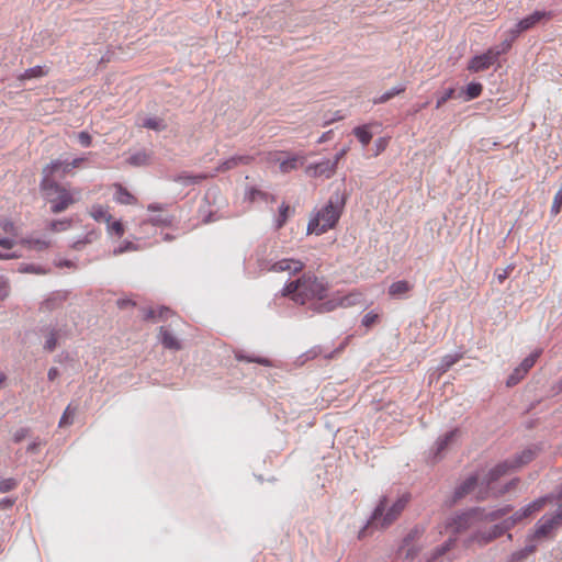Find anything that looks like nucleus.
Listing matches in <instances>:
<instances>
[{"mask_svg": "<svg viewBox=\"0 0 562 562\" xmlns=\"http://www.w3.org/2000/svg\"><path fill=\"white\" fill-rule=\"evenodd\" d=\"M542 349H537L532 353H530L527 358L522 360L520 363L521 372L528 373V371L535 366L538 358L541 356Z\"/></svg>", "mask_w": 562, "mask_h": 562, "instance_id": "28", "label": "nucleus"}, {"mask_svg": "<svg viewBox=\"0 0 562 562\" xmlns=\"http://www.w3.org/2000/svg\"><path fill=\"white\" fill-rule=\"evenodd\" d=\"M160 338L161 344L165 348L178 350L181 348L178 339L167 329L164 327L160 328Z\"/></svg>", "mask_w": 562, "mask_h": 562, "instance_id": "20", "label": "nucleus"}, {"mask_svg": "<svg viewBox=\"0 0 562 562\" xmlns=\"http://www.w3.org/2000/svg\"><path fill=\"white\" fill-rule=\"evenodd\" d=\"M304 268V263L296 259L284 258L274 262L270 270L273 272H288L294 274L301 272Z\"/></svg>", "mask_w": 562, "mask_h": 562, "instance_id": "14", "label": "nucleus"}, {"mask_svg": "<svg viewBox=\"0 0 562 562\" xmlns=\"http://www.w3.org/2000/svg\"><path fill=\"white\" fill-rule=\"evenodd\" d=\"M76 412H77V409L75 407H71V405H68L60 417L58 426L60 428L70 426L74 423V417L76 415Z\"/></svg>", "mask_w": 562, "mask_h": 562, "instance_id": "32", "label": "nucleus"}, {"mask_svg": "<svg viewBox=\"0 0 562 562\" xmlns=\"http://www.w3.org/2000/svg\"><path fill=\"white\" fill-rule=\"evenodd\" d=\"M106 229L110 235H115L116 237H122L125 233L124 225L121 221H110L106 223Z\"/></svg>", "mask_w": 562, "mask_h": 562, "instance_id": "33", "label": "nucleus"}, {"mask_svg": "<svg viewBox=\"0 0 562 562\" xmlns=\"http://www.w3.org/2000/svg\"><path fill=\"white\" fill-rule=\"evenodd\" d=\"M142 127L154 130V131H161L166 127L165 121L159 117H147L143 120L140 123Z\"/></svg>", "mask_w": 562, "mask_h": 562, "instance_id": "29", "label": "nucleus"}, {"mask_svg": "<svg viewBox=\"0 0 562 562\" xmlns=\"http://www.w3.org/2000/svg\"><path fill=\"white\" fill-rule=\"evenodd\" d=\"M13 505V502L10 499H2L0 502V507H11Z\"/></svg>", "mask_w": 562, "mask_h": 562, "instance_id": "56", "label": "nucleus"}, {"mask_svg": "<svg viewBox=\"0 0 562 562\" xmlns=\"http://www.w3.org/2000/svg\"><path fill=\"white\" fill-rule=\"evenodd\" d=\"M203 178H204V177H202V176H198V177H193L192 179H193L194 181H200V180H201V179H203Z\"/></svg>", "mask_w": 562, "mask_h": 562, "instance_id": "64", "label": "nucleus"}, {"mask_svg": "<svg viewBox=\"0 0 562 562\" xmlns=\"http://www.w3.org/2000/svg\"><path fill=\"white\" fill-rule=\"evenodd\" d=\"M552 18V13L548 11H535L528 16L521 19L515 27L512 30V33L520 34L526 32L532 27H535L538 23L542 21H549Z\"/></svg>", "mask_w": 562, "mask_h": 562, "instance_id": "13", "label": "nucleus"}, {"mask_svg": "<svg viewBox=\"0 0 562 562\" xmlns=\"http://www.w3.org/2000/svg\"><path fill=\"white\" fill-rule=\"evenodd\" d=\"M363 302V293L359 290H352L348 294H335L330 300L319 305L318 312H330L337 307H351Z\"/></svg>", "mask_w": 562, "mask_h": 562, "instance_id": "9", "label": "nucleus"}, {"mask_svg": "<svg viewBox=\"0 0 562 562\" xmlns=\"http://www.w3.org/2000/svg\"><path fill=\"white\" fill-rule=\"evenodd\" d=\"M59 331L55 328L48 329L45 333V342H44V349L47 351H53L58 341Z\"/></svg>", "mask_w": 562, "mask_h": 562, "instance_id": "22", "label": "nucleus"}, {"mask_svg": "<svg viewBox=\"0 0 562 562\" xmlns=\"http://www.w3.org/2000/svg\"><path fill=\"white\" fill-rule=\"evenodd\" d=\"M40 190L53 214L65 212L80 199L79 190L63 186L47 176L42 178Z\"/></svg>", "mask_w": 562, "mask_h": 562, "instance_id": "3", "label": "nucleus"}, {"mask_svg": "<svg viewBox=\"0 0 562 562\" xmlns=\"http://www.w3.org/2000/svg\"><path fill=\"white\" fill-rule=\"evenodd\" d=\"M89 215L99 223H109L112 220V215L109 212V207L101 204H93L89 209Z\"/></svg>", "mask_w": 562, "mask_h": 562, "instance_id": "16", "label": "nucleus"}, {"mask_svg": "<svg viewBox=\"0 0 562 562\" xmlns=\"http://www.w3.org/2000/svg\"><path fill=\"white\" fill-rule=\"evenodd\" d=\"M15 245V241L11 238H0V246L7 250H10Z\"/></svg>", "mask_w": 562, "mask_h": 562, "instance_id": "49", "label": "nucleus"}, {"mask_svg": "<svg viewBox=\"0 0 562 562\" xmlns=\"http://www.w3.org/2000/svg\"><path fill=\"white\" fill-rule=\"evenodd\" d=\"M47 72L46 70L41 67V66H35V67H32V68H29L26 69L20 77L21 80H26V79H32V78H37V77H43L45 76Z\"/></svg>", "mask_w": 562, "mask_h": 562, "instance_id": "34", "label": "nucleus"}, {"mask_svg": "<svg viewBox=\"0 0 562 562\" xmlns=\"http://www.w3.org/2000/svg\"><path fill=\"white\" fill-rule=\"evenodd\" d=\"M549 501L550 497H541L528 504L526 507L522 508V510L526 512V516L528 518L535 513L541 510Z\"/></svg>", "mask_w": 562, "mask_h": 562, "instance_id": "26", "label": "nucleus"}, {"mask_svg": "<svg viewBox=\"0 0 562 562\" xmlns=\"http://www.w3.org/2000/svg\"><path fill=\"white\" fill-rule=\"evenodd\" d=\"M402 91H404V88H403V87H402V88H400V89H394V90H392V91H387V92H385V93L381 97L380 101H381V102H385V101H387L389 99H391L392 97H394V95H396V94L401 93Z\"/></svg>", "mask_w": 562, "mask_h": 562, "instance_id": "48", "label": "nucleus"}, {"mask_svg": "<svg viewBox=\"0 0 562 562\" xmlns=\"http://www.w3.org/2000/svg\"><path fill=\"white\" fill-rule=\"evenodd\" d=\"M413 289V284H411L406 280H401L393 282L389 288V294L392 297H397L408 293Z\"/></svg>", "mask_w": 562, "mask_h": 562, "instance_id": "19", "label": "nucleus"}, {"mask_svg": "<svg viewBox=\"0 0 562 562\" xmlns=\"http://www.w3.org/2000/svg\"><path fill=\"white\" fill-rule=\"evenodd\" d=\"M496 480H492L491 470L484 476L480 474H472L461 481L452 493L451 505L464 499L468 496H472L475 501H484L492 495L504 494L508 491V486L505 490L494 492L492 484Z\"/></svg>", "mask_w": 562, "mask_h": 562, "instance_id": "4", "label": "nucleus"}, {"mask_svg": "<svg viewBox=\"0 0 562 562\" xmlns=\"http://www.w3.org/2000/svg\"><path fill=\"white\" fill-rule=\"evenodd\" d=\"M561 207H562V203L561 202H558L555 199L553 200V203H552V206H551V213L553 215H557L560 213L561 211Z\"/></svg>", "mask_w": 562, "mask_h": 562, "instance_id": "52", "label": "nucleus"}, {"mask_svg": "<svg viewBox=\"0 0 562 562\" xmlns=\"http://www.w3.org/2000/svg\"><path fill=\"white\" fill-rule=\"evenodd\" d=\"M21 244L30 250L44 251L49 248L50 240L44 238L29 237L22 239Z\"/></svg>", "mask_w": 562, "mask_h": 562, "instance_id": "17", "label": "nucleus"}, {"mask_svg": "<svg viewBox=\"0 0 562 562\" xmlns=\"http://www.w3.org/2000/svg\"><path fill=\"white\" fill-rule=\"evenodd\" d=\"M453 94H454V89L450 88L447 91H445L441 95H439L437 99L436 109L441 108L448 100L453 98Z\"/></svg>", "mask_w": 562, "mask_h": 562, "instance_id": "43", "label": "nucleus"}, {"mask_svg": "<svg viewBox=\"0 0 562 562\" xmlns=\"http://www.w3.org/2000/svg\"><path fill=\"white\" fill-rule=\"evenodd\" d=\"M303 162L300 158L297 157H293L291 159H288V160H283L281 164H280V169L281 171L283 172H289L290 170L292 169H296L299 166H301Z\"/></svg>", "mask_w": 562, "mask_h": 562, "instance_id": "38", "label": "nucleus"}, {"mask_svg": "<svg viewBox=\"0 0 562 562\" xmlns=\"http://www.w3.org/2000/svg\"><path fill=\"white\" fill-rule=\"evenodd\" d=\"M518 35L519 34L512 33V30H510L508 32V36L502 42V44L499 46H494L491 48L498 52V57H499L502 54H506L507 52H509V49L513 46V43L518 37Z\"/></svg>", "mask_w": 562, "mask_h": 562, "instance_id": "23", "label": "nucleus"}, {"mask_svg": "<svg viewBox=\"0 0 562 562\" xmlns=\"http://www.w3.org/2000/svg\"><path fill=\"white\" fill-rule=\"evenodd\" d=\"M508 274H509V272H508L507 269L504 270L502 273H499L497 276V279H498L499 283H503L508 278Z\"/></svg>", "mask_w": 562, "mask_h": 562, "instance_id": "53", "label": "nucleus"}, {"mask_svg": "<svg viewBox=\"0 0 562 562\" xmlns=\"http://www.w3.org/2000/svg\"><path fill=\"white\" fill-rule=\"evenodd\" d=\"M248 158L247 157H237V158H232L227 161L224 162V169H231L233 168L234 166L237 165L238 161H244V162H247Z\"/></svg>", "mask_w": 562, "mask_h": 562, "instance_id": "47", "label": "nucleus"}, {"mask_svg": "<svg viewBox=\"0 0 562 562\" xmlns=\"http://www.w3.org/2000/svg\"><path fill=\"white\" fill-rule=\"evenodd\" d=\"M97 238V234L94 233H89L83 240H78L76 241L72 247L76 249V250H80L85 247V245L91 243L93 239Z\"/></svg>", "mask_w": 562, "mask_h": 562, "instance_id": "45", "label": "nucleus"}, {"mask_svg": "<svg viewBox=\"0 0 562 562\" xmlns=\"http://www.w3.org/2000/svg\"><path fill=\"white\" fill-rule=\"evenodd\" d=\"M36 448H37V443L33 442V443H31V445L27 447V451L33 452V451H35V450H36Z\"/></svg>", "mask_w": 562, "mask_h": 562, "instance_id": "58", "label": "nucleus"}, {"mask_svg": "<svg viewBox=\"0 0 562 562\" xmlns=\"http://www.w3.org/2000/svg\"><path fill=\"white\" fill-rule=\"evenodd\" d=\"M527 373H522L521 372V368L520 367H517L513 373L508 376L507 379V386H514L516 385L517 383H519L525 376H526Z\"/></svg>", "mask_w": 562, "mask_h": 562, "instance_id": "39", "label": "nucleus"}, {"mask_svg": "<svg viewBox=\"0 0 562 562\" xmlns=\"http://www.w3.org/2000/svg\"><path fill=\"white\" fill-rule=\"evenodd\" d=\"M380 128V124H367L353 130L355 136L359 140H370L374 136V131Z\"/></svg>", "mask_w": 562, "mask_h": 562, "instance_id": "18", "label": "nucleus"}, {"mask_svg": "<svg viewBox=\"0 0 562 562\" xmlns=\"http://www.w3.org/2000/svg\"><path fill=\"white\" fill-rule=\"evenodd\" d=\"M557 392H562V379L555 385Z\"/></svg>", "mask_w": 562, "mask_h": 562, "instance_id": "59", "label": "nucleus"}, {"mask_svg": "<svg viewBox=\"0 0 562 562\" xmlns=\"http://www.w3.org/2000/svg\"><path fill=\"white\" fill-rule=\"evenodd\" d=\"M537 549V546L532 542H529L524 549L516 551L512 554V560L515 562H520L526 559L528 555L532 554Z\"/></svg>", "mask_w": 562, "mask_h": 562, "instance_id": "31", "label": "nucleus"}, {"mask_svg": "<svg viewBox=\"0 0 562 562\" xmlns=\"http://www.w3.org/2000/svg\"><path fill=\"white\" fill-rule=\"evenodd\" d=\"M5 380V375L3 373L0 374V387L2 386L3 381Z\"/></svg>", "mask_w": 562, "mask_h": 562, "instance_id": "63", "label": "nucleus"}, {"mask_svg": "<svg viewBox=\"0 0 562 562\" xmlns=\"http://www.w3.org/2000/svg\"><path fill=\"white\" fill-rule=\"evenodd\" d=\"M25 271H33L35 273H44V271L35 270L33 267H30V268L25 269Z\"/></svg>", "mask_w": 562, "mask_h": 562, "instance_id": "62", "label": "nucleus"}, {"mask_svg": "<svg viewBox=\"0 0 562 562\" xmlns=\"http://www.w3.org/2000/svg\"><path fill=\"white\" fill-rule=\"evenodd\" d=\"M126 250H135V246L133 245V243L128 241V243H126V245L124 247H119V248L114 249L113 254L116 256V255L123 254Z\"/></svg>", "mask_w": 562, "mask_h": 562, "instance_id": "50", "label": "nucleus"}, {"mask_svg": "<svg viewBox=\"0 0 562 562\" xmlns=\"http://www.w3.org/2000/svg\"><path fill=\"white\" fill-rule=\"evenodd\" d=\"M16 256L13 255V254H9V252H1L0 251V259H11V258H15Z\"/></svg>", "mask_w": 562, "mask_h": 562, "instance_id": "55", "label": "nucleus"}, {"mask_svg": "<svg viewBox=\"0 0 562 562\" xmlns=\"http://www.w3.org/2000/svg\"><path fill=\"white\" fill-rule=\"evenodd\" d=\"M18 486L16 480L9 477L0 480V493H7L14 490Z\"/></svg>", "mask_w": 562, "mask_h": 562, "instance_id": "41", "label": "nucleus"}, {"mask_svg": "<svg viewBox=\"0 0 562 562\" xmlns=\"http://www.w3.org/2000/svg\"><path fill=\"white\" fill-rule=\"evenodd\" d=\"M536 456L535 450L527 449L524 450L520 456H518L514 461H505L497 465H495L493 469H491V476L492 480H498L501 476L508 473L510 470L518 469L527 463H529L531 460H533Z\"/></svg>", "mask_w": 562, "mask_h": 562, "instance_id": "11", "label": "nucleus"}, {"mask_svg": "<svg viewBox=\"0 0 562 562\" xmlns=\"http://www.w3.org/2000/svg\"><path fill=\"white\" fill-rule=\"evenodd\" d=\"M461 359L460 355H448L442 358L440 370L442 372L448 371L454 363H457Z\"/></svg>", "mask_w": 562, "mask_h": 562, "instance_id": "37", "label": "nucleus"}, {"mask_svg": "<svg viewBox=\"0 0 562 562\" xmlns=\"http://www.w3.org/2000/svg\"><path fill=\"white\" fill-rule=\"evenodd\" d=\"M29 434V429L27 428H20L18 429L14 435H13V440L14 442H20L22 441Z\"/></svg>", "mask_w": 562, "mask_h": 562, "instance_id": "46", "label": "nucleus"}, {"mask_svg": "<svg viewBox=\"0 0 562 562\" xmlns=\"http://www.w3.org/2000/svg\"><path fill=\"white\" fill-rule=\"evenodd\" d=\"M562 499V494L560 495ZM562 526V505L553 515H544L536 525L535 531L528 537V542L552 538L554 531Z\"/></svg>", "mask_w": 562, "mask_h": 562, "instance_id": "7", "label": "nucleus"}, {"mask_svg": "<svg viewBox=\"0 0 562 562\" xmlns=\"http://www.w3.org/2000/svg\"><path fill=\"white\" fill-rule=\"evenodd\" d=\"M483 87L479 82H471L467 87V99L473 100L481 95Z\"/></svg>", "mask_w": 562, "mask_h": 562, "instance_id": "35", "label": "nucleus"}, {"mask_svg": "<svg viewBox=\"0 0 562 562\" xmlns=\"http://www.w3.org/2000/svg\"><path fill=\"white\" fill-rule=\"evenodd\" d=\"M117 305H119L121 308H123V307H125V306H127V305H134V303H133L132 301H130V300H119V301H117Z\"/></svg>", "mask_w": 562, "mask_h": 562, "instance_id": "54", "label": "nucleus"}, {"mask_svg": "<svg viewBox=\"0 0 562 562\" xmlns=\"http://www.w3.org/2000/svg\"><path fill=\"white\" fill-rule=\"evenodd\" d=\"M527 518L526 512L522 510V508L518 512H516L514 515H512L509 518L502 521L503 526L505 527L506 531L515 527L518 522Z\"/></svg>", "mask_w": 562, "mask_h": 562, "instance_id": "30", "label": "nucleus"}, {"mask_svg": "<svg viewBox=\"0 0 562 562\" xmlns=\"http://www.w3.org/2000/svg\"><path fill=\"white\" fill-rule=\"evenodd\" d=\"M345 153H346V150H345V149H342V150L340 151V154L337 156V158H336V160H335V162H334V165H333V167H331V170L334 169V167H335V165L337 164L338 159H339V158H340Z\"/></svg>", "mask_w": 562, "mask_h": 562, "instance_id": "61", "label": "nucleus"}, {"mask_svg": "<svg viewBox=\"0 0 562 562\" xmlns=\"http://www.w3.org/2000/svg\"><path fill=\"white\" fill-rule=\"evenodd\" d=\"M498 59V52L491 47L483 54L471 58L468 65V69L472 72H480L488 69Z\"/></svg>", "mask_w": 562, "mask_h": 562, "instance_id": "12", "label": "nucleus"}, {"mask_svg": "<svg viewBox=\"0 0 562 562\" xmlns=\"http://www.w3.org/2000/svg\"><path fill=\"white\" fill-rule=\"evenodd\" d=\"M458 432H459L458 429H453V430L447 432L445 436L440 437L436 442V447H437L436 453L437 454L441 453L448 447V445L457 437Z\"/></svg>", "mask_w": 562, "mask_h": 562, "instance_id": "25", "label": "nucleus"}, {"mask_svg": "<svg viewBox=\"0 0 562 562\" xmlns=\"http://www.w3.org/2000/svg\"><path fill=\"white\" fill-rule=\"evenodd\" d=\"M506 532L503 524L494 525L486 529H480L473 532L469 538L464 540V547L470 548L473 544H477L480 547H484L492 542L493 540L499 538Z\"/></svg>", "mask_w": 562, "mask_h": 562, "instance_id": "10", "label": "nucleus"}, {"mask_svg": "<svg viewBox=\"0 0 562 562\" xmlns=\"http://www.w3.org/2000/svg\"><path fill=\"white\" fill-rule=\"evenodd\" d=\"M71 225L72 221L70 218L55 220L49 222L48 229L53 233H60L69 229Z\"/></svg>", "mask_w": 562, "mask_h": 562, "instance_id": "27", "label": "nucleus"}, {"mask_svg": "<svg viewBox=\"0 0 562 562\" xmlns=\"http://www.w3.org/2000/svg\"><path fill=\"white\" fill-rule=\"evenodd\" d=\"M380 321V315L374 312L367 313L362 318V325L367 328L372 327L373 325L378 324Z\"/></svg>", "mask_w": 562, "mask_h": 562, "instance_id": "40", "label": "nucleus"}, {"mask_svg": "<svg viewBox=\"0 0 562 562\" xmlns=\"http://www.w3.org/2000/svg\"><path fill=\"white\" fill-rule=\"evenodd\" d=\"M85 161V158H74L71 160L67 159H56L47 165L43 169V177H48L57 181L58 179H64L68 175H71L74 168H78Z\"/></svg>", "mask_w": 562, "mask_h": 562, "instance_id": "8", "label": "nucleus"}, {"mask_svg": "<svg viewBox=\"0 0 562 562\" xmlns=\"http://www.w3.org/2000/svg\"><path fill=\"white\" fill-rule=\"evenodd\" d=\"M150 161V156L145 153H137L128 158V162L134 166H144Z\"/></svg>", "mask_w": 562, "mask_h": 562, "instance_id": "36", "label": "nucleus"}, {"mask_svg": "<svg viewBox=\"0 0 562 562\" xmlns=\"http://www.w3.org/2000/svg\"><path fill=\"white\" fill-rule=\"evenodd\" d=\"M59 376V371L57 368H50L47 373V378L49 381H55Z\"/></svg>", "mask_w": 562, "mask_h": 562, "instance_id": "51", "label": "nucleus"}, {"mask_svg": "<svg viewBox=\"0 0 562 562\" xmlns=\"http://www.w3.org/2000/svg\"><path fill=\"white\" fill-rule=\"evenodd\" d=\"M512 507L506 506L484 514L480 508H475L451 517L445 526V530L449 533V538L442 546L435 550L431 559L437 560L453 549L457 543V535L468 530L475 521H495L506 516Z\"/></svg>", "mask_w": 562, "mask_h": 562, "instance_id": "1", "label": "nucleus"}, {"mask_svg": "<svg viewBox=\"0 0 562 562\" xmlns=\"http://www.w3.org/2000/svg\"><path fill=\"white\" fill-rule=\"evenodd\" d=\"M113 188L115 189L114 201L116 203L123 205H135L137 204V199L131 192L126 190L122 184L114 183Z\"/></svg>", "mask_w": 562, "mask_h": 562, "instance_id": "15", "label": "nucleus"}, {"mask_svg": "<svg viewBox=\"0 0 562 562\" xmlns=\"http://www.w3.org/2000/svg\"><path fill=\"white\" fill-rule=\"evenodd\" d=\"M409 502V494H403L392 505H389L387 499L384 497L380 501L379 505L374 509L371 519L368 524L359 531L358 539H363L368 535V530L372 527L386 528L393 524L401 513L404 510Z\"/></svg>", "mask_w": 562, "mask_h": 562, "instance_id": "5", "label": "nucleus"}, {"mask_svg": "<svg viewBox=\"0 0 562 562\" xmlns=\"http://www.w3.org/2000/svg\"><path fill=\"white\" fill-rule=\"evenodd\" d=\"M9 292L10 285L8 280L3 276H0V303L8 297Z\"/></svg>", "mask_w": 562, "mask_h": 562, "instance_id": "42", "label": "nucleus"}, {"mask_svg": "<svg viewBox=\"0 0 562 562\" xmlns=\"http://www.w3.org/2000/svg\"><path fill=\"white\" fill-rule=\"evenodd\" d=\"M382 150H384V145L383 143H376V151H375V155H378L379 153H381Z\"/></svg>", "mask_w": 562, "mask_h": 562, "instance_id": "57", "label": "nucleus"}, {"mask_svg": "<svg viewBox=\"0 0 562 562\" xmlns=\"http://www.w3.org/2000/svg\"><path fill=\"white\" fill-rule=\"evenodd\" d=\"M342 207L344 203L334 204L329 201L310 218L307 234L319 236L334 228L341 216Z\"/></svg>", "mask_w": 562, "mask_h": 562, "instance_id": "6", "label": "nucleus"}, {"mask_svg": "<svg viewBox=\"0 0 562 562\" xmlns=\"http://www.w3.org/2000/svg\"><path fill=\"white\" fill-rule=\"evenodd\" d=\"M293 213L294 210L289 204L282 203L279 207V215L277 217V228H281Z\"/></svg>", "mask_w": 562, "mask_h": 562, "instance_id": "24", "label": "nucleus"}, {"mask_svg": "<svg viewBox=\"0 0 562 562\" xmlns=\"http://www.w3.org/2000/svg\"><path fill=\"white\" fill-rule=\"evenodd\" d=\"M328 284L313 274H303L295 281L289 282L282 290L295 303L304 305L311 301L324 300L327 295Z\"/></svg>", "mask_w": 562, "mask_h": 562, "instance_id": "2", "label": "nucleus"}, {"mask_svg": "<svg viewBox=\"0 0 562 562\" xmlns=\"http://www.w3.org/2000/svg\"><path fill=\"white\" fill-rule=\"evenodd\" d=\"M0 227L2 228L3 232H5L8 234H11L14 236L18 234L14 223L9 220L1 221Z\"/></svg>", "mask_w": 562, "mask_h": 562, "instance_id": "44", "label": "nucleus"}, {"mask_svg": "<svg viewBox=\"0 0 562 562\" xmlns=\"http://www.w3.org/2000/svg\"><path fill=\"white\" fill-rule=\"evenodd\" d=\"M418 533L417 530H414L413 532H411L405 539H404V543L403 546L401 547L400 549V553L401 554H404L406 559H413L417 551L414 550L413 548H411V542L414 540L415 536Z\"/></svg>", "mask_w": 562, "mask_h": 562, "instance_id": "21", "label": "nucleus"}, {"mask_svg": "<svg viewBox=\"0 0 562 562\" xmlns=\"http://www.w3.org/2000/svg\"><path fill=\"white\" fill-rule=\"evenodd\" d=\"M89 138L90 137L85 132L80 133V140H89Z\"/></svg>", "mask_w": 562, "mask_h": 562, "instance_id": "60", "label": "nucleus"}]
</instances>
